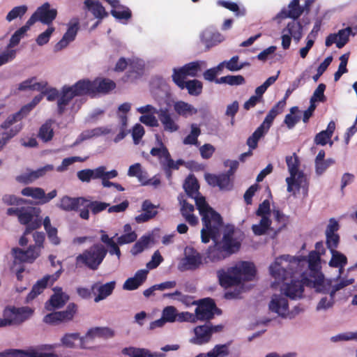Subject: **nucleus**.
Segmentation results:
<instances>
[{"mask_svg":"<svg viewBox=\"0 0 357 357\" xmlns=\"http://www.w3.org/2000/svg\"><path fill=\"white\" fill-rule=\"evenodd\" d=\"M192 198L195 199L197 208L202 216L203 224V228L201 230L202 242L207 243L209 242V237L218 233V227H222V218L220 213L209 206L205 197L200 195V193Z\"/></svg>","mask_w":357,"mask_h":357,"instance_id":"3","label":"nucleus"},{"mask_svg":"<svg viewBox=\"0 0 357 357\" xmlns=\"http://www.w3.org/2000/svg\"><path fill=\"white\" fill-rule=\"evenodd\" d=\"M289 9L283 8L277 15L278 18H291L297 20L303 13L304 9L300 6L299 0H291L289 3Z\"/></svg>","mask_w":357,"mask_h":357,"instance_id":"22","label":"nucleus"},{"mask_svg":"<svg viewBox=\"0 0 357 357\" xmlns=\"http://www.w3.org/2000/svg\"><path fill=\"white\" fill-rule=\"evenodd\" d=\"M186 255L184 258V265L188 270H196L202 264V256L193 248L185 250Z\"/></svg>","mask_w":357,"mask_h":357,"instance_id":"24","label":"nucleus"},{"mask_svg":"<svg viewBox=\"0 0 357 357\" xmlns=\"http://www.w3.org/2000/svg\"><path fill=\"white\" fill-rule=\"evenodd\" d=\"M177 310L174 306H167L165 307L162 313V316L163 319L166 321V322L172 323L174 322L176 319Z\"/></svg>","mask_w":357,"mask_h":357,"instance_id":"61","label":"nucleus"},{"mask_svg":"<svg viewBox=\"0 0 357 357\" xmlns=\"http://www.w3.org/2000/svg\"><path fill=\"white\" fill-rule=\"evenodd\" d=\"M52 123V120H47L39 128L38 137L45 143L51 141L54 137Z\"/></svg>","mask_w":357,"mask_h":357,"instance_id":"35","label":"nucleus"},{"mask_svg":"<svg viewBox=\"0 0 357 357\" xmlns=\"http://www.w3.org/2000/svg\"><path fill=\"white\" fill-rule=\"evenodd\" d=\"M77 310V306L74 303H70L68 305L66 309L63 311H58V315L60 322H68L71 321Z\"/></svg>","mask_w":357,"mask_h":357,"instance_id":"44","label":"nucleus"},{"mask_svg":"<svg viewBox=\"0 0 357 357\" xmlns=\"http://www.w3.org/2000/svg\"><path fill=\"white\" fill-rule=\"evenodd\" d=\"M115 335V332L113 329L109 327H94L89 329L84 336L81 338V348L89 349L86 346V339L93 340L95 337H100L103 339L112 338Z\"/></svg>","mask_w":357,"mask_h":357,"instance_id":"13","label":"nucleus"},{"mask_svg":"<svg viewBox=\"0 0 357 357\" xmlns=\"http://www.w3.org/2000/svg\"><path fill=\"white\" fill-rule=\"evenodd\" d=\"M298 112V107L294 106L290 109V113L285 116L284 123L287 125L289 129L293 128L300 121L301 116L297 114Z\"/></svg>","mask_w":357,"mask_h":357,"instance_id":"50","label":"nucleus"},{"mask_svg":"<svg viewBox=\"0 0 357 357\" xmlns=\"http://www.w3.org/2000/svg\"><path fill=\"white\" fill-rule=\"evenodd\" d=\"M287 32L296 41H299L303 36V26L298 21L289 22L287 27L283 29L282 33Z\"/></svg>","mask_w":357,"mask_h":357,"instance_id":"37","label":"nucleus"},{"mask_svg":"<svg viewBox=\"0 0 357 357\" xmlns=\"http://www.w3.org/2000/svg\"><path fill=\"white\" fill-rule=\"evenodd\" d=\"M181 204V213L185 220L191 225L195 226L198 224V218L193 213L194 206L188 203L186 200H180Z\"/></svg>","mask_w":357,"mask_h":357,"instance_id":"31","label":"nucleus"},{"mask_svg":"<svg viewBox=\"0 0 357 357\" xmlns=\"http://www.w3.org/2000/svg\"><path fill=\"white\" fill-rule=\"evenodd\" d=\"M111 132V129L107 127H98L91 130H86L82 132L76 141L73 143V146H76L80 142L89 139L93 137H99L101 135H106Z\"/></svg>","mask_w":357,"mask_h":357,"instance_id":"30","label":"nucleus"},{"mask_svg":"<svg viewBox=\"0 0 357 357\" xmlns=\"http://www.w3.org/2000/svg\"><path fill=\"white\" fill-rule=\"evenodd\" d=\"M33 313V310L29 307H7L3 310L2 320L6 321V326L20 325L29 319Z\"/></svg>","mask_w":357,"mask_h":357,"instance_id":"9","label":"nucleus"},{"mask_svg":"<svg viewBox=\"0 0 357 357\" xmlns=\"http://www.w3.org/2000/svg\"><path fill=\"white\" fill-rule=\"evenodd\" d=\"M256 269L253 263L241 261L234 266L217 271L220 285L223 288L238 286L243 282L252 281L255 276Z\"/></svg>","mask_w":357,"mask_h":357,"instance_id":"4","label":"nucleus"},{"mask_svg":"<svg viewBox=\"0 0 357 357\" xmlns=\"http://www.w3.org/2000/svg\"><path fill=\"white\" fill-rule=\"evenodd\" d=\"M111 15L119 20H128L131 18L132 13L130 10L121 4L118 7L111 10Z\"/></svg>","mask_w":357,"mask_h":357,"instance_id":"48","label":"nucleus"},{"mask_svg":"<svg viewBox=\"0 0 357 357\" xmlns=\"http://www.w3.org/2000/svg\"><path fill=\"white\" fill-rule=\"evenodd\" d=\"M266 133V131L258 127L255 132L247 139V145L251 150L255 149L257 147L259 140L264 136Z\"/></svg>","mask_w":357,"mask_h":357,"instance_id":"54","label":"nucleus"},{"mask_svg":"<svg viewBox=\"0 0 357 357\" xmlns=\"http://www.w3.org/2000/svg\"><path fill=\"white\" fill-rule=\"evenodd\" d=\"M331 252L332 257L329 261V266L333 268H339L341 271L347 264V257L337 250Z\"/></svg>","mask_w":357,"mask_h":357,"instance_id":"43","label":"nucleus"},{"mask_svg":"<svg viewBox=\"0 0 357 357\" xmlns=\"http://www.w3.org/2000/svg\"><path fill=\"white\" fill-rule=\"evenodd\" d=\"M23 357H57L54 353H43L39 352L38 349H36L33 347H30L27 350H24Z\"/></svg>","mask_w":357,"mask_h":357,"instance_id":"64","label":"nucleus"},{"mask_svg":"<svg viewBox=\"0 0 357 357\" xmlns=\"http://www.w3.org/2000/svg\"><path fill=\"white\" fill-rule=\"evenodd\" d=\"M205 61H196L188 63L184 65L182 67V70H183L187 74V75L191 77H196L202 70V65H205Z\"/></svg>","mask_w":357,"mask_h":357,"instance_id":"46","label":"nucleus"},{"mask_svg":"<svg viewBox=\"0 0 357 357\" xmlns=\"http://www.w3.org/2000/svg\"><path fill=\"white\" fill-rule=\"evenodd\" d=\"M195 310V317L202 321L209 322L215 314H220L221 310L217 307L215 301L211 298H205L197 301Z\"/></svg>","mask_w":357,"mask_h":357,"instance_id":"8","label":"nucleus"},{"mask_svg":"<svg viewBox=\"0 0 357 357\" xmlns=\"http://www.w3.org/2000/svg\"><path fill=\"white\" fill-rule=\"evenodd\" d=\"M158 206L151 203L149 199L142 202V213L135 218L137 223H143L153 219L158 214Z\"/></svg>","mask_w":357,"mask_h":357,"instance_id":"19","label":"nucleus"},{"mask_svg":"<svg viewBox=\"0 0 357 357\" xmlns=\"http://www.w3.org/2000/svg\"><path fill=\"white\" fill-rule=\"evenodd\" d=\"M84 6L96 18L100 20L108 16V13L99 1H85Z\"/></svg>","mask_w":357,"mask_h":357,"instance_id":"34","label":"nucleus"},{"mask_svg":"<svg viewBox=\"0 0 357 357\" xmlns=\"http://www.w3.org/2000/svg\"><path fill=\"white\" fill-rule=\"evenodd\" d=\"M79 333H66L61 338V341L62 344L68 348H73L75 347V342L79 340L81 344V338Z\"/></svg>","mask_w":357,"mask_h":357,"instance_id":"56","label":"nucleus"},{"mask_svg":"<svg viewBox=\"0 0 357 357\" xmlns=\"http://www.w3.org/2000/svg\"><path fill=\"white\" fill-rule=\"evenodd\" d=\"M221 227L218 228V233L209 237L213 241V245L208 248L206 251V258L211 262L216 263L225 259L233 254L237 252L241 248V243L234 237V227H226L221 240L220 236Z\"/></svg>","mask_w":357,"mask_h":357,"instance_id":"2","label":"nucleus"},{"mask_svg":"<svg viewBox=\"0 0 357 357\" xmlns=\"http://www.w3.org/2000/svg\"><path fill=\"white\" fill-rule=\"evenodd\" d=\"M351 33V28L347 27L340 30L337 33H336L337 36L336 46L337 48H342L348 43Z\"/></svg>","mask_w":357,"mask_h":357,"instance_id":"55","label":"nucleus"},{"mask_svg":"<svg viewBox=\"0 0 357 357\" xmlns=\"http://www.w3.org/2000/svg\"><path fill=\"white\" fill-rule=\"evenodd\" d=\"M50 279V277L49 275H45L41 280H38L35 284H33L31 291L26 296V301L27 303L33 301L39 294L43 293L44 289L47 287Z\"/></svg>","mask_w":357,"mask_h":357,"instance_id":"33","label":"nucleus"},{"mask_svg":"<svg viewBox=\"0 0 357 357\" xmlns=\"http://www.w3.org/2000/svg\"><path fill=\"white\" fill-rule=\"evenodd\" d=\"M183 188L189 197H194L199 194V185L197 178L193 174H190L185 180Z\"/></svg>","mask_w":357,"mask_h":357,"instance_id":"36","label":"nucleus"},{"mask_svg":"<svg viewBox=\"0 0 357 357\" xmlns=\"http://www.w3.org/2000/svg\"><path fill=\"white\" fill-rule=\"evenodd\" d=\"M186 76L188 75L185 74V71L182 70V67L178 69L174 68L172 75V80L181 89H183L184 84L186 83V81H185Z\"/></svg>","mask_w":357,"mask_h":357,"instance_id":"57","label":"nucleus"},{"mask_svg":"<svg viewBox=\"0 0 357 357\" xmlns=\"http://www.w3.org/2000/svg\"><path fill=\"white\" fill-rule=\"evenodd\" d=\"M223 40V36L219 32L206 31L201 36V40L206 45L207 50L220 43Z\"/></svg>","mask_w":357,"mask_h":357,"instance_id":"32","label":"nucleus"},{"mask_svg":"<svg viewBox=\"0 0 357 357\" xmlns=\"http://www.w3.org/2000/svg\"><path fill=\"white\" fill-rule=\"evenodd\" d=\"M41 209L33 206H20L8 208L6 214L9 216H16L18 222L25 225V234H29L33 231L42 226Z\"/></svg>","mask_w":357,"mask_h":357,"instance_id":"5","label":"nucleus"},{"mask_svg":"<svg viewBox=\"0 0 357 357\" xmlns=\"http://www.w3.org/2000/svg\"><path fill=\"white\" fill-rule=\"evenodd\" d=\"M21 194L25 197H30L39 200V204H44L50 202L57 195L56 190H53L47 195L45 190L38 187H26L21 191Z\"/></svg>","mask_w":357,"mask_h":357,"instance_id":"12","label":"nucleus"},{"mask_svg":"<svg viewBox=\"0 0 357 357\" xmlns=\"http://www.w3.org/2000/svg\"><path fill=\"white\" fill-rule=\"evenodd\" d=\"M43 98V94L36 96L29 103L22 106L18 112L8 116L1 124L0 127L2 129L7 130L15 123L22 120L42 100Z\"/></svg>","mask_w":357,"mask_h":357,"instance_id":"10","label":"nucleus"},{"mask_svg":"<svg viewBox=\"0 0 357 357\" xmlns=\"http://www.w3.org/2000/svg\"><path fill=\"white\" fill-rule=\"evenodd\" d=\"M149 271L146 269L137 271L135 275L128 278L123 285V289L132 291L139 288L146 280Z\"/></svg>","mask_w":357,"mask_h":357,"instance_id":"23","label":"nucleus"},{"mask_svg":"<svg viewBox=\"0 0 357 357\" xmlns=\"http://www.w3.org/2000/svg\"><path fill=\"white\" fill-rule=\"evenodd\" d=\"M285 106L284 100H280L276 105H275L268 112V114L265 117L262 123L259 126L266 132L269 130L275 118L280 113L282 112L283 109Z\"/></svg>","mask_w":357,"mask_h":357,"instance_id":"26","label":"nucleus"},{"mask_svg":"<svg viewBox=\"0 0 357 357\" xmlns=\"http://www.w3.org/2000/svg\"><path fill=\"white\" fill-rule=\"evenodd\" d=\"M150 237L144 236L138 241H137L131 249V253L137 255L141 253L149 245Z\"/></svg>","mask_w":357,"mask_h":357,"instance_id":"59","label":"nucleus"},{"mask_svg":"<svg viewBox=\"0 0 357 357\" xmlns=\"http://www.w3.org/2000/svg\"><path fill=\"white\" fill-rule=\"evenodd\" d=\"M2 200L8 206H17L18 207L28 202L26 199L18 197L14 195H5L3 196Z\"/></svg>","mask_w":357,"mask_h":357,"instance_id":"58","label":"nucleus"},{"mask_svg":"<svg viewBox=\"0 0 357 357\" xmlns=\"http://www.w3.org/2000/svg\"><path fill=\"white\" fill-rule=\"evenodd\" d=\"M289 256H281L276 258L274 263L270 267L271 275L278 281L284 282L290 280V282L285 283V287L282 289L284 294L291 299L301 298L304 287L301 280H296V272L294 271V264H296L297 260L293 257L289 259Z\"/></svg>","mask_w":357,"mask_h":357,"instance_id":"1","label":"nucleus"},{"mask_svg":"<svg viewBox=\"0 0 357 357\" xmlns=\"http://www.w3.org/2000/svg\"><path fill=\"white\" fill-rule=\"evenodd\" d=\"M27 7L24 5L14 7L6 15V20L11 22L17 17H22L26 12Z\"/></svg>","mask_w":357,"mask_h":357,"instance_id":"60","label":"nucleus"},{"mask_svg":"<svg viewBox=\"0 0 357 357\" xmlns=\"http://www.w3.org/2000/svg\"><path fill=\"white\" fill-rule=\"evenodd\" d=\"M190 128V133L183 139V143L185 145H197V138L201 134V130L196 123L191 124Z\"/></svg>","mask_w":357,"mask_h":357,"instance_id":"45","label":"nucleus"},{"mask_svg":"<svg viewBox=\"0 0 357 357\" xmlns=\"http://www.w3.org/2000/svg\"><path fill=\"white\" fill-rule=\"evenodd\" d=\"M307 262L309 268L312 271H315L319 267L321 255L317 252H310L307 257Z\"/></svg>","mask_w":357,"mask_h":357,"instance_id":"62","label":"nucleus"},{"mask_svg":"<svg viewBox=\"0 0 357 357\" xmlns=\"http://www.w3.org/2000/svg\"><path fill=\"white\" fill-rule=\"evenodd\" d=\"M54 30L55 29L52 26H48V28L44 32L38 35L36 40V43L40 46L47 44L49 42L50 36Z\"/></svg>","mask_w":357,"mask_h":357,"instance_id":"63","label":"nucleus"},{"mask_svg":"<svg viewBox=\"0 0 357 357\" xmlns=\"http://www.w3.org/2000/svg\"><path fill=\"white\" fill-rule=\"evenodd\" d=\"M206 180L210 185L218 186L220 190H230L233 185L231 178L225 173L218 175L208 174Z\"/></svg>","mask_w":357,"mask_h":357,"instance_id":"17","label":"nucleus"},{"mask_svg":"<svg viewBox=\"0 0 357 357\" xmlns=\"http://www.w3.org/2000/svg\"><path fill=\"white\" fill-rule=\"evenodd\" d=\"M86 204L84 205V208L79 211V216L83 220L89 219V210L93 215H96L109 207V204L100 202V201H92L89 197H86Z\"/></svg>","mask_w":357,"mask_h":357,"instance_id":"14","label":"nucleus"},{"mask_svg":"<svg viewBox=\"0 0 357 357\" xmlns=\"http://www.w3.org/2000/svg\"><path fill=\"white\" fill-rule=\"evenodd\" d=\"M174 109L178 115L184 117L197 113V109L196 108H195L192 105L184 101L176 102L174 105Z\"/></svg>","mask_w":357,"mask_h":357,"instance_id":"40","label":"nucleus"},{"mask_svg":"<svg viewBox=\"0 0 357 357\" xmlns=\"http://www.w3.org/2000/svg\"><path fill=\"white\" fill-rule=\"evenodd\" d=\"M115 285L116 282L114 281L101 285H99V283H98V287L96 289L98 290V294L95 297L94 301L98 303L111 295L115 288Z\"/></svg>","mask_w":357,"mask_h":357,"instance_id":"39","label":"nucleus"},{"mask_svg":"<svg viewBox=\"0 0 357 357\" xmlns=\"http://www.w3.org/2000/svg\"><path fill=\"white\" fill-rule=\"evenodd\" d=\"M94 97L98 94H107L116 88V83L108 78L97 77L92 80Z\"/></svg>","mask_w":357,"mask_h":357,"instance_id":"20","label":"nucleus"},{"mask_svg":"<svg viewBox=\"0 0 357 357\" xmlns=\"http://www.w3.org/2000/svg\"><path fill=\"white\" fill-rule=\"evenodd\" d=\"M157 114L165 131L174 132L178 130L179 126L172 119L168 109L161 108L157 112Z\"/></svg>","mask_w":357,"mask_h":357,"instance_id":"25","label":"nucleus"},{"mask_svg":"<svg viewBox=\"0 0 357 357\" xmlns=\"http://www.w3.org/2000/svg\"><path fill=\"white\" fill-rule=\"evenodd\" d=\"M54 294L51 296L48 303H46V308L51 310L48 307V304L52 305V307L59 309L63 307L69 300V296L62 291L61 287H55L54 289Z\"/></svg>","mask_w":357,"mask_h":357,"instance_id":"28","label":"nucleus"},{"mask_svg":"<svg viewBox=\"0 0 357 357\" xmlns=\"http://www.w3.org/2000/svg\"><path fill=\"white\" fill-rule=\"evenodd\" d=\"M269 310L284 317L289 310L288 301L286 298L274 295L269 303Z\"/></svg>","mask_w":357,"mask_h":357,"instance_id":"27","label":"nucleus"},{"mask_svg":"<svg viewBox=\"0 0 357 357\" xmlns=\"http://www.w3.org/2000/svg\"><path fill=\"white\" fill-rule=\"evenodd\" d=\"M195 337L190 340V342L197 345H202L208 343L211 339L210 328L206 324L197 326L194 328Z\"/></svg>","mask_w":357,"mask_h":357,"instance_id":"21","label":"nucleus"},{"mask_svg":"<svg viewBox=\"0 0 357 357\" xmlns=\"http://www.w3.org/2000/svg\"><path fill=\"white\" fill-rule=\"evenodd\" d=\"M122 353L130 357H162L163 354H151L146 349H140L135 347L124 348Z\"/></svg>","mask_w":357,"mask_h":357,"instance_id":"38","label":"nucleus"},{"mask_svg":"<svg viewBox=\"0 0 357 357\" xmlns=\"http://www.w3.org/2000/svg\"><path fill=\"white\" fill-rule=\"evenodd\" d=\"M272 213L274 220L278 223L277 229L280 231L285 228L289 222V216L285 215L278 209H273Z\"/></svg>","mask_w":357,"mask_h":357,"instance_id":"53","label":"nucleus"},{"mask_svg":"<svg viewBox=\"0 0 357 357\" xmlns=\"http://www.w3.org/2000/svg\"><path fill=\"white\" fill-rule=\"evenodd\" d=\"M107 252L108 250L103 244L94 243L76 257V266H85L90 270L96 271L103 261Z\"/></svg>","mask_w":357,"mask_h":357,"instance_id":"6","label":"nucleus"},{"mask_svg":"<svg viewBox=\"0 0 357 357\" xmlns=\"http://www.w3.org/2000/svg\"><path fill=\"white\" fill-rule=\"evenodd\" d=\"M245 82V78L241 75H227L215 80V83L217 84H227L231 86L241 85L243 84Z\"/></svg>","mask_w":357,"mask_h":357,"instance_id":"47","label":"nucleus"},{"mask_svg":"<svg viewBox=\"0 0 357 357\" xmlns=\"http://www.w3.org/2000/svg\"><path fill=\"white\" fill-rule=\"evenodd\" d=\"M35 247L31 245L26 250L13 248L11 254L14 257V263H33L40 256L41 252Z\"/></svg>","mask_w":357,"mask_h":357,"instance_id":"11","label":"nucleus"},{"mask_svg":"<svg viewBox=\"0 0 357 357\" xmlns=\"http://www.w3.org/2000/svg\"><path fill=\"white\" fill-rule=\"evenodd\" d=\"M86 201L84 197H71L64 195L61 198L58 207L65 211H77L79 206L84 207Z\"/></svg>","mask_w":357,"mask_h":357,"instance_id":"15","label":"nucleus"},{"mask_svg":"<svg viewBox=\"0 0 357 357\" xmlns=\"http://www.w3.org/2000/svg\"><path fill=\"white\" fill-rule=\"evenodd\" d=\"M22 124L20 123L10 128L8 130L1 133L0 137V151L4 146L15 136H16L22 129Z\"/></svg>","mask_w":357,"mask_h":357,"instance_id":"41","label":"nucleus"},{"mask_svg":"<svg viewBox=\"0 0 357 357\" xmlns=\"http://www.w3.org/2000/svg\"><path fill=\"white\" fill-rule=\"evenodd\" d=\"M218 5L222 7H224L232 12H234L237 17L244 16L246 13V10L244 8H240L238 5L236 3L219 0L218 1Z\"/></svg>","mask_w":357,"mask_h":357,"instance_id":"52","label":"nucleus"},{"mask_svg":"<svg viewBox=\"0 0 357 357\" xmlns=\"http://www.w3.org/2000/svg\"><path fill=\"white\" fill-rule=\"evenodd\" d=\"M35 80V77L26 79L20 84L18 90L25 91L29 89L32 91H42L45 88L47 83L36 82Z\"/></svg>","mask_w":357,"mask_h":357,"instance_id":"42","label":"nucleus"},{"mask_svg":"<svg viewBox=\"0 0 357 357\" xmlns=\"http://www.w3.org/2000/svg\"><path fill=\"white\" fill-rule=\"evenodd\" d=\"M184 89H187L190 95L198 96L202 92L203 84L198 79L188 80L184 84Z\"/></svg>","mask_w":357,"mask_h":357,"instance_id":"49","label":"nucleus"},{"mask_svg":"<svg viewBox=\"0 0 357 357\" xmlns=\"http://www.w3.org/2000/svg\"><path fill=\"white\" fill-rule=\"evenodd\" d=\"M36 12L38 16L39 22L49 26H51L50 25L57 16L56 9L50 8V4L48 2L38 7Z\"/></svg>","mask_w":357,"mask_h":357,"instance_id":"18","label":"nucleus"},{"mask_svg":"<svg viewBox=\"0 0 357 357\" xmlns=\"http://www.w3.org/2000/svg\"><path fill=\"white\" fill-rule=\"evenodd\" d=\"M286 162L290 174V176L286 178L287 191L292 192L293 186H296L298 189L307 188V178L303 172L298 171L300 161L298 155L294 153L292 155L287 156Z\"/></svg>","mask_w":357,"mask_h":357,"instance_id":"7","label":"nucleus"},{"mask_svg":"<svg viewBox=\"0 0 357 357\" xmlns=\"http://www.w3.org/2000/svg\"><path fill=\"white\" fill-rule=\"evenodd\" d=\"M271 225V220L269 217H263L259 224L252 226V230L255 235L261 236L266 234L270 228Z\"/></svg>","mask_w":357,"mask_h":357,"instance_id":"51","label":"nucleus"},{"mask_svg":"<svg viewBox=\"0 0 357 357\" xmlns=\"http://www.w3.org/2000/svg\"><path fill=\"white\" fill-rule=\"evenodd\" d=\"M75 97L69 86H64L62 88L61 93L57 100V112L59 115L64 113L66 107Z\"/></svg>","mask_w":357,"mask_h":357,"instance_id":"29","label":"nucleus"},{"mask_svg":"<svg viewBox=\"0 0 357 357\" xmlns=\"http://www.w3.org/2000/svg\"><path fill=\"white\" fill-rule=\"evenodd\" d=\"M69 87L75 97L84 96H89L91 98L94 97L92 80L89 79H80Z\"/></svg>","mask_w":357,"mask_h":357,"instance_id":"16","label":"nucleus"}]
</instances>
